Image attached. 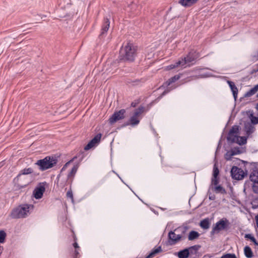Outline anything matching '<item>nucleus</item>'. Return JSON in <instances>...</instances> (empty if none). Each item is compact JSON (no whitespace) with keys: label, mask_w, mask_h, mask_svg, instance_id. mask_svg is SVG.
<instances>
[{"label":"nucleus","mask_w":258,"mask_h":258,"mask_svg":"<svg viewBox=\"0 0 258 258\" xmlns=\"http://www.w3.org/2000/svg\"><path fill=\"white\" fill-rule=\"evenodd\" d=\"M198 57L196 51H190L187 56L183 58L178 60L174 63L171 64L166 67V70H170L174 69H182L190 66V63L195 61Z\"/></svg>","instance_id":"nucleus-1"},{"label":"nucleus","mask_w":258,"mask_h":258,"mask_svg":"<svg viewBox=\"0 0 258 258\" xmlns=\"http://www.w3.org/2000/svg\"><path fill=\"white\" fill-rule=\"evenodd\" d=\"M137 54V47L131 42H127L122 46L119 52L121 60L132 61Z\"/></svg>","instance_id":"nucleus-2"},{"label":"nucleus","mask_w":258,"mask_h":258,"mask_svg":"<svg viewBox=\"0 0 258 258\" xmlns=\"http://www.w3.org/2000/svg\"><path fill=\"white\" fill-rule=\"evenodd\" d=\"M33 208V205L31 204L21 205L12 210L10 216L13 219L26 218L30 214Z\"/></svg>","instance_id":"nucleus-3"},{"label":"nucleus","mask_w":258,"mask_h":258,"mask_svg":"<svg viewBox=\"0 0 258 258\" xmlns=\"http://www.w3.org/2000/svg\"><path fill=\"white\" fill-rule=\"evenodd\" d=\"M33 172V170L31 168H24L20 171L14 180L19 186L24 187L31 182L32 177L29 175Z\"/></svg>","instance_id":"nucleus-4"},{"label":"nucleus","mask_w":258,"mask_h":258,"mask_svg":"<svg viewBox=\"0 0 258 258\" xmlns=\"http://www.w3.org/2000/svg\"><path fill=\"white\" fill-rule=\"evenodd\" d=\"M239 126L234 125L229 131L227 140L232 143H236L240 145L246 143V138L244 137L238 136Z\"/></svg>","instance_id":"nucleus-5"},{"label":"nucleus","mask_w":258,"mask_h":258,"mask_svg":"<svg viewBox=\"0 0 258 258\" xmlns=\"http://www.w3.org/2000/svg\"><path fill=\"white\" fill-rule=\"evenodd\" d=\"M57 163V160L53 157L47 156L45 158L39 160L36 164L39 166L40 170H45L54 166Z\"/></svg>","instance_id":"nucleus-6"},{"label":"nucleus","mask_w":258,"mask_h":258,"mask_svg":"<svg viewBox=\"0 0 258 258\" xmlns=\"http://www.w3.org/2000/svg\"><path fill=\"white\" fill-rule=\"evenodd\" d=\"M144 111V108L143 107H140L136 109L134 111V114L130 119L129 123H127V125L131 124L132 125H136L139 123L140 120V115Z\"/></svg>","instance_id":"nucleus-7"},{"label":"nucleus","mask_w":258,"mask_h":258,"mask_svg":"<svg viewBox=\"0 0 258 258\" xmlns=\"http://www.w3.org/2000/svg\"><path fill=\"white\" fill-rule=\"evenodd\" d=\"M229 224V221L226 218H223L216 223L215 226L213 227L212 232H219L226 229Z\"/></svg>","instance_id":"nucleus-8"},{"label":"nucleus","mask_w":258,"mask_h":258,"mask_svg":"<svg viewBox=\"0 0 258 258\" xmlns=\"http://www.w3.org/2000/svg\"><path fill=\"white\" fill-rule=\"evenodd\" d=\"M168 242L170 245H173L180 241L183 238V233H176L170 231L168 233Z\"/></svg>","instance_id":"nucleus-9"},{"label":"nucleus","mask_w":258,"mask_h":258,"mask_svg":"<svg viewBox=\"0 0 258 258\" xmlns=\"http://www.w3.org/2000/svg\"><path fill=\"white\" fill-rule=\"evenodd\" d=\"M231 174L233 178L241 180L244 178L245 173L241 168L233 166L231 170Z\"/></svg>","instance_id":"nucleus-10"},{"label":"nucleus","mask_w":258,"mask_h":258,"mask_svg":"<svg viewBox=\"0 0 258 258\" xmlns=\"http://www.w3.org/2000/svg\"><path fill=\"white\" fill-rule=\"evenodd\" d=\"M198 250V246L195 245L189 247L188 249H184L178 252L179 258H187L190 253H196Z\"/></svg>","instance_id":"nucleus-11"},{"label":"nucleus","mask_w":258,"mask_h":258,"mask_svg":"<svg viewBox=\"0 0 258 258\" xmlns=\"http://www.w3.org/2000/svg\"><path fill=\"white\" fill-rule=\"evenodd\" d=\"M125 110L124 109H121L118 111L115 112L109 118V123L112 124L117 121L123 119L125 116Z\"/></svg>","instance_id":"nucleus-12"},{"label":"nucleus","mask_w":258,"mask_h":258,"mask_svg":"<svg viewBox=\"0 0 258 258\" xmlns=\"http://www.w3.org/2000/svg\"><path fill=\"white\" fill-rule=\"evenodd\" d=\"M102 135L98 134L88 144L84 147V150L87 151L96 146L100 141Z\"/></svg>","instance_id":"nucleus-13"},{"label":"nucleus","mask_w":258,"mask_h":258,"mask_svg":"<svg viewBox=\"0 0 258 258\" xmlns=\"http://www.w3.org/2000/svg\"><path fill=\"white\" fill-rule=\"evenodd\" d=\"M45 187L43 185L40 184L37 186L34 190L33 195L36 199H39L42 198L43 193L45 191Z\"/></svg>","instance_id":"nucleus-14"},{"label":"nucleus","mask_w":258,"mask_h":258,"mask_svg":"<svg viewBox=\"0 0 258 258\" xmlns=\"http://www.w3.org/2000/svg\"><path fill=\"white\" fill-rule=\"evenodd\" d=\"M244 130L247 135H249L254 132L255 127L253 124L250 122H246L244 124Z\"/></svg>","instance_id":"nucleus-15"},{"label":"nucleus","mask_w":258,"mask_h":258,"mask_svg":"<svg viewBox=\"0 0 258 258\" xmlns=\"http://www.w3.org/2000/svg\"><path fill=\"white\" fill-rule=\"evenodd\" d=\"M110 26V22L108 19L106 18L104 19V22L101 29V32L100 36H103L105 33H106Z\"/></svg>","instance_id":"nucleus-16"},{"label":"nucleus","mask_w":258,"mask_h":258,"mask_svg":"<svg viewBox=\"0 0 258 258\" xmlns=\"http://www.w3.org/2000/svg\"><path fill=\"white\" fill-rule=\"evenodd\" d=\"M249 178L254 183H258V170L253 169L250 174Z\"/></svg>","instance_id":"nucleus-17"},{"label":"nucleus","mask_w":258,"mask_h":258,"mask_svg":"<svg viewBox=\"0 0 258 258\" xmlns=\"http://www.w3.org/2000/svg\"><path fill=\"white\" fill-rule=\"evenodd\" d=\"M227 82L228 84V85L231 89V90L232 91V92L233 93V95L234 98L236 99L237 97V93H238L237 88L236 87V86L235 85V84L233 82L230 81H227Z\"/></svg>","instance_id":"nucleus-18"},{"label":"nucleus","mask_w":258,"mask_h":258,"mask_svg":"<svg viewBox=\"0 0 258 258\" xmlns=\"http://www.w3.org/2000/svg\"><path fill=\"white\" fill-rule=\"evenodd\" d=\"M162 251L161 246H158L156 248H154L151 252L145 258H153L156 255Z\"/></svg>","instance_id":"nucleus-19"},{"label":"nucleus","mask_w":258,"mask_h":258,"mask_svg":"<svg viewBox=\"0 0 258 258\" xmlns=\"http://www.w3.org/2000/svg\"><path fill=\"white\" fill-rule=\"evenodd\" d=\"M198 0H180L179 3L183 6L189 7L196 3Z\"/></svg>","instance_id":"nucleus-20"},{"label":"nucleus","mask_w":258,"mask_h":258,"mask_svg":"<svg viewBox=\"0 0 258 258\" xmlns=\"http://www.w3.org/2000/svg\"><path fill=\"white\" fill-rule=\"evenodd\" d=\"M258 91V84L247 91L244 95L246 97H249L254 95Z\"/></svg>","instance_id":"nucleus-21"},{"label":"nucleus","mask_w":258,"mask_h":258,"mask_svg":"<svg viewBox=\"0 0 258 258\" xmlns=\"http://www.w3.org/2000/svg\"><path fill=\"white\" fill-rule=\"evenodd\" d=\"M200 226L204 229H207L210 227V221L208 218H206L201 221L200 224Z\"/></svg>","instance_id":"nucleus-22"},{"label":"nucleus","mask_w":258,"mask_h":258,"mask_svg":"<svg viewBox=\"0 0 258 258\" xmlns=\"http://www.w3.org/2000/svg\"><path fill=\"white\" fill-rule=\"evenodd\" d=\"M181 75H180V74L175 75L174 77H171V78L169 79L168 80V81H167L165 83L166 85L167 86H169L172 83H174L175 81L178 80L180 78Z\"/></svg>","instance_id":"nucleus-23"},{"label":"nucleus","mask_w":258,"mask_h":258,"mask_svg":"<svg viewBox=\"0 0 258 258\" xmlns=\"http://www.w3.org/2000/svg\"><path fill=\"white\" fill-rule=\"evenodd\" d=\"M244 252L245 256L248 258H250L253 255L251 248L248 246H246L244 247Z\"/></svg>","instance_id":"nucleus-24"},{"label":"nucleus","mask_w":258,"mask_h":258,"mask_svg":"<svg viewBox=\"0 0 258 258\" xmlns=\"http://www.w3.org/2000/svg\"><path fill=\"white\" fill-rule=\"evenodd\" d=\"M199 236V233L198 232L191 231L189 232L188 238L189 240H192L197 238Z\"/></svg>","instance_id":"nucleus-25"},{"label":"nucleus","mask_w":258,"mask_h":258,"mask_svg":"<svg viewBox=\"0 0 258 258\" xmlns=\"http://www.w3.org/2000/svg\"><path fill=\"white\" fill-rule=\"evenodd\" d=\"M214 191L216 193L225 194L226 192L225 189L221 185H216L214 187Z\"/></svg>","instance_id":"nucleus-26"},{"label":"nucleus","mask_w":258,"mask_h":258,"mask_svg":"<svg viewBox=\"0 0 258 258\" xmlns=\"http://www.w3.org/2000/svg\"><path fill=\"white\" fill-rule=\"evenodd\" d=\"M250 119L251 123L252 124H256L258 123V117L253 116V114H250L249 116Z\"/></svg>","instance_id":"nucleus-27"},{"label":"nucleus","mask_w":258,"mask_h":258,"mask_svg":"<svg viewBox=\"0 0 258 258\" xmlns=\"http://www.w3.org/2000/svg\"><path fill=\"white\" fill-rule=\"evenodd\" d=\"M78 167L77 165L74 166V167L72 168L71 172L68 175V178L71 177L72 176H74V175L76 174V173L78 170Z\"/></svg>","instance_id":"nucleus-28"},{"label":"nucleus","mask_w":258,"mask_h":258,"mask_svg":"<svg viewBox=\"0 0 258 258\" xmlns=\"http://www.w3.org/2000/svg\"><path fill=\"white\" fill-rule=\"evenodd\" d=\"M6 237V233L4 230L0 231V243L5 242Z\"/></svg>","instance_id":"nucleus-29"},{"label":"nucleus","mask_w":258,"mask_h":258,"mask_svg":"<svg viewBox=\"0 0 258 258\" xmlns=\"http://www.w3.org/2000/svg\"><path fill=\"white\" fill-rule=\"evenodd\" d=\"M219 173V171L218 168L216 164L215 163L214 164V167H213V176L218 177Z\"/></svg>","instance_id":"nucleus-30"},{"label":"nucleus","mask_w":258,"mask_h":258,"mask_svg":"<svg viewBox=\"0 0 258 258\" xmlns=\"http://www.w3.org/2000/svg\"><path fill=\"white\" fill-rule=\"evenodd\" d=\"M252 208L253 209H256L258 208V198L254 199L251 203Z\"/></svg>","instance_id":"nucleus-31"},{"label":"nucleus","mask_w":258,"mask_h":258,"mask_svg":"<svg viewBox=\"0 0 258 258\" xmlns=\"http://www.w3.org/2000/svg\"><path fill=\"white\" fill-rule=\"evenodd\" d=\"M197 78H198V77H197V76H190L189 77H188L186 79H185L184 80H182V84H183L184 83H186V82H189L190 81L192 80H194V79H196Z\"/></svg>","instance_id":"nucleus-32"},{"label":"nucleus","mask_w":258,"mask_h":258,"mask_svg":"<svg viewBox=\"0 0 258 258\" xmlns=\"http://www.w3.org/2000/svg\"><path fill=\"white\" fill-rule=\"evenodd\" d=\"M173 232H176V233H183V235H184L185 231L183 228L179 227L177 229H175L174 231H172Z\"/></svg>","instance_id":"nucleus-33"},{"label":"nucleus","mask_w":258,"mask_h":258,"mask_svg":"<svg viewBox=\"0 0 258 258\" xmlns=\"http://www.w3.org/2000/svg\"><path fill=\"white\" fill-rule=\"evenodd\" d=\"M219 183V179L217 177H214L212 179V183L214 185H217Z\"/></svg>","instance_id":"nucleus-34"},{"label":"nucleus","mask_w":258,"mask_h":258,"mask_svg":"<svg viewBox=\"0 0 258 258\" xmlns=\"http://www.w3.org/2000/svg\"><path fill=\"white\" fill-rule=\"evenodd\" d=\"M245 238L249 239L252 242L255 239L253 236L250 234H246L245 236Z\"/></svg>","instance_id":"nucleus-35"},{"label":"nucleus","mask_w":258,"mask_h":258,"mask_svg":"<svg viewBox=\"0 0 258 258\" xmlns=\"http://www.w3.org/2000/svg\"><path fill=\"white\" fill-rule=\"evenodd\" d=\"M67 196L68 198H70L72 199H73V195L71 190H69L67 193Z\"/></svg>","instance_id":"nucleus-36"},{"label":"nucleus","mask_w":258,"mask_h":258,"mask_svg":"<svg viewBox=\"0 0 258 258\" xmlns=\"http://www.w3.org/2000/svg\"><path fill=\"white\" fill-rule=\"evenodd\" d=\"M257 185H254L252 187L253 191L256 194H258V183Z\"/></svg>","instance_id":"nucleus-37"},{"label":"nucleus","mask_w":258,"mask_h":258,"mask_svg":"<svg viewBox=\"0 0 258 258\" xmlns=\"http://www.w3.org/2000/svg\"><path fill=\"white\" fill-rule=\"evenodd\" d=\"M73 161V160H71L68 162L66 164L63 166V167L62 168L61 171H62L65 170V169L67 168V167L70 164V163Z\"/></svg>","instance_id":"nucleus-38"},{"label":"nucleus","mask_w":258,"mask_h":258,"mask_svg":"<svg viewBox=\"0 0 258 258\" xmlns=\"http://www.w3.org/2000/svg\"><path fill=\"white\" fill-rule=\"evenodd\" d=\"M255 221H256V223L257 226L258 227V214L255 216Z\"/></svg>","instance_id":"nucleus-39"},{"label":"nucleus","mask_w":258,"mask_h":258,"mask_svg":"<svg viewBox=\"0 0 258 258\" xmlns=\"http://www.w3.org/2000/svg\"><path fill=\"white\" fill-rule=\"evenodd\" d=\"M74 246L75 248H78L79 247V246L77 244V243L75 242L74 243Z\"/></svg>","instance_id":"nucleus-40"},{"label":"nucleus","mask_w":258,"mask_h":258,"mask_svg":"<svg viewBox=\"0 0 258 258\" xmlns=\"http://www.w3.org/2000/svg\"><path fill=\"white\" fill-rule=\"evenodd\" d=\"M27 176H24V177H23L24 178H23V179L22 180V181H23V182L27 180Z\"/></svg>","instance_id":"nucleus-41"},{"label":"nucleus","mask_w":258,"mask_h":258,"mask_svg":"<svg viewBox=\"0 0 258 258\" xmlns=\"http://www.w3.org/2000/svg\"><path fill=\"white\" fill-rule=\"evenodd\" d=\"M254 244L258 245V242L256 241V239H255L254 241H252Z\"/></svg>","instance_id":"nucleus-42"},{"label":"nucleus","mask_w":258,"mask_h":258,"mask_svg":"<svg viewBox=\"0 0 258 258\" xmlns=\"http://www.w3.org/2000/svg\"><path fill=\"white\" fill-rule=\"evenodd\" d=\"M254 244L258 245V242L256 241V239H255L254 241H252Z\"/></svg>","instance_id":"nucleus-43"},{"label":"nucleus","mask_w":258,"mask_h":258,"mask_svg":"<svg viewBox=\"0 0 258 258\" xmlns=\"http://www.w3.org/2000/svg\"><path fill=\"white\" fill-rule=\"evenodd\" d=\"M256 108L258 110V103L256 104Z\"/></svg>","instance_id":"nucleus-44"},{"label":"nucleus","mask_w":258,"mask_h":258,"mask_svg":"<svg viewBox=\"0 0 258 258\" xmlns=\"http://www.w3.org/2000/svg\"><path fill=\"white\" fill-rule=\"evenodd\" d=\"M226 159L227 160H229V159H230V157H229V158L227 157V155H226Z\"/></svg>","instance_id":"nucleus-45"},{"label":"nucleus","mask_w":258,"mask_h":258,"mask_svg":"<svg viewBox=\"0 0 258 258\" xmlns=\"http://www.w3.org/2000/svg\"><path fill=\"white\" fill-rule=\"evenodd\" d=\"M256 96H257V97H258V94H257V95H256Z\"/></svg>","instance_id":"nucleus-46"}]
</instances>
